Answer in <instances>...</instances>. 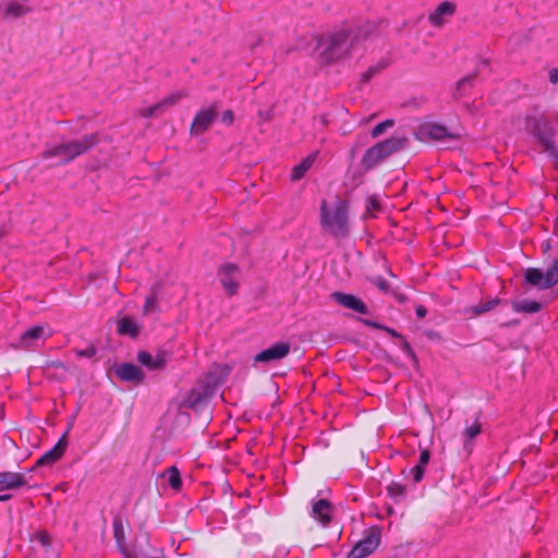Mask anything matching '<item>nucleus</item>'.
<instances>
[{
  "label": "nucleus",
  "mask_w": 558,
  "mask_h": 558,
  "mask_svg": "<svg viewBox=\"0 0 558 558\" xmlns=\"http://www.w3.org/2000/svg\"><path fill=\"white\" fill-rule=\"evenodd\" d=\"M98 143L97 134H87L77 140L62 142L41 153L44 159L57 158V165H66L86 154Z\"/></svg>",
  "instance_id": "obj_1"
},
{
  "label": "nucleus",
  "mask_w": 558,
  "mask_h": 558,
  "mask_svg": "<svg viewBox=\"0 0 558 558\" xmlns=\"http://www.w3.org/2000/svg\"><path fill=\"white\" fill-rule=\"evenodd\" d=\"M407 136H391L369 147L361 159L365 171L374 169L389 156L402 150L408 145Z\"/></svg>",
  "instance_id": "obj_2"
},
{
  "label": "nucleus",
  "mask_w": 558,
  "mask_h": 558,
  "mask_svg": "<svg viewBox=\"0 0 558 558\" xmlns=\"http://www.w3.org/2000/svg\"><path fill=\"white\" fill-rule=\"evenodd\" d=\"M322 225L325 230L336 238H345L349 233L348 203L337 199L332 210L327 208L326 201L320 206Z\"/></svg>",
  "instance_id": "obj_3"
},
{
  "label": "nucleus",
  "mask_w": 558,
  "mask_h": 558,
  "mask_svg": "<svg viewBox=\"0 0 558 558\" xmlns=\"http://www.w3.org/2000/svg\"><path fill=\"white\" fill-rule=\"evenodd\" d=\"M350 47L351 39L347 29L333 32L322 37L318 41L320 56L325 63H330L344 57L349 52Z\"/></svg>",
  "instance_id": "obj_4"
},
{
  "label": "nucleus",
  "mask_w": 558,
  "mask_h": 558,
  "mask_svg": "<svg viewBox=\"0 0 558 558\" xmlns=\"http://www.w3.org/2000/svg\"><path fill=\"white\" fill-rule=\"evenodd\" d=\"M525 282L542 290L553 288L558 283V258H555L545 271L530 267L524 274Z\"/></svg>",
  "instance_id": "obj_5"
},
{
  "label": "nucleus",
  "mask_w": 558,
  "mask_h": 558,
  "mask_svg": "<svg viewBox=\"0 0 558 558\" xmlns=\"http://www.w3.org/2000/svg\"><path fill=\"white\" fill-rule=\"evenodd\" d=\"M525 130L539 141L549 155L558 157V150L546 131V121L543 117L526 116Z\"/></svg>",
  "instance_id": "obj_6"
},
{
  "label": "nucleus",
  "mask_w": 558,
  "mask_h": 558,
  "mask_svg": "<svg viewBox=\"0 0 558 558\" xmlns=\"http://www.w3.org/2000/svg\"><path fill=\"white\" fill-rule=\"evenodd\" d=\"M219 108V101H214L210 106L201 108L192 120L190 128L191 134H204L210 128L213 122L217 119Z\"/></svg>",
  "instance_id": "obj_7"
},
{
  "label": "nucleus",
  "mask_w": 558,
  "mask_h": 558,
  "mask_svg": "<svg viewBox=\"0 0 558 558\" xmlns=\"http://www.w3.org/2000/svg\"><path fill=\"white\" fill-rule=\"evenodd\" d=\"M380 543V532L378 529L372 527L349 551L347 558H366L372 555Z\"/></svg>",
  "instance_id": "obj_8"
},
{
  "label": "nucleus",
  "mask_w": 558,
  "mask_h": 558,
  "mask_svg": "<svg viewBox=\"0 0 558 558\" xmlns=\"http://www.w3.org/2000/svg\"><path fill=\"white\" fill-rule=\"evenodd\" d=\"M217 276L228 295L238 293L240 268L235 264H222L217 270Z\"/></svg>",
  "instance_id": "obj_9"
},
{
  "label": "nucleus",
  "mask_w": 558,
  "mask_h": 558,
  "mask_svg": "<svg viewBox=\"0 0 558 558\" xmlns=\"http://www.w3.org/2000/svg\"><path fill=\"white\" fill-rule=\"evenodd\" d=\"M33 12L29 0H10L0 4V19H20Z\"/></svg>",
  "instance_id": "obj_10"
},
{
  "label": "nucleus",
  "mask_w": 558,
  "mask_h": 558,
  "mask_svg": "<svg viewBox=\"0 0 558 558\" xmlns=\"http://www.w3.org/2000/svg\"><path fill=\"white\" fill-rule=\"evenodd\" d=\"M420 132L423 136L432 141H445V140H457L459 134L450 131L442 124L435 122H427L421 125Z\"/></svg>",
  "instance_id": "obj_11"
},
{
  "label": "nucleus",
  "mask_w": 558,
  "mask_h": 558,
  "mask_svg": "<svg viewBox=\"0 0 558 558\" xmlns=\"http://www.w3.org/2000/svg\"><path fill=\"white\" fill-rule=\"evenodd\" d=\"M290 352V344L288 342H276L269 348L263 350L254 356L255 363H269L272 361H280L286 357Z\"/></svg>",
  "instance_id": "obj_12"
},
{
  "label": "nucleus",
  "mask_w": 558,
  "mask_h": 558,
  "mask_svg": "<svg viewBox=\"0 0 558 558\" xmlns=\"http://www.w3.org/2000/svg\"><path fill=\"white\" fill-rule=\"evenodd\" d=\"M66 435H68V432H65L61 438L58 440V442L51 448L49 449L48 451H46L37 461H36V464L35 466H46V465H52L54 464L57 461H59L65 450H66V447H68V441H66Z\"/></svg>",
  "instance_id": "obj_13"
},
{
  "label": "nucleus",
  "mask_w": 558,
  "mask_h": 558,
  "mask_svg": "<svg viewBox=\"0 0 558 558\" xmlns=\"http://www.w3.org/2000/svg\"><path fill=\"white\" fill-rule=\"evenodd\" d=\"M331 512L332 506L329 500L325 498L313 500L311 517L323 526H327L330 523Z\"/></svg>",
  "instance_id": "obj_14"
},
{
  "label": "nucleus",
  "mask_w": 558,
  "mask_h": 558,
  "mask_svg": "<svg viewBox=\"0 0 558 558\" xmlns=\"http://www.w3.org/2000/svg\"><path fill=\"white\" fill-rule=\"evenodd\" d=\"M333 301L345 308H350L359 314H367V306L365 303L353 294L343 292H333L331 294Z\"/></svg>",
  "instance_id": "obj_15"
},
{
  "label": "nucleus",
  "mask_w": 558,
  "mask_h": 558,
  "mask_svg": "<svg viewBox=\"0 0 558 558\" xmlns=\"http://www.w3.org/2000/svg\"><path fill=\"white\" fill-rule=\"evenodd\" d=\"M167 360L168 353L165 351L158 352L156 355H151L147 351H140L137 354V361L150 371L163 368Z\"/></svg>",
  "instance_id": "obj_16"
},
{
  "label": "nucleus",
  "mask_w": 558,
  "mask_h": 558,
  "mask_svg": "<svg viewBox=\"0 0 558 558\" xmlns=\"http://www.w3.org/2000/svg\"><path fill=\"white\" fill-rule=\"evenodd\" d=\"M116 373L118 377L124 381L142 384L144 380V373L142 369L132 363L120 364L117 366Z\"/></svg>",
  "instance_id": "obj_17"
},
{
  "label": "nucleus",
  "mask_w": 558,
  "mask_h": 558,
  "mask_svg": "<svg viewBox=\"0 0 558 558\" xmlns=\"http://www.w3.org/2000/svg\"><path fill=\"white\" fill-rule=\"evenodd\" d=\"M456 12V4L450 1H444L428 15V21L434 26H442L446 23V16H452Z\"/></svg>",
  "instance_id": "obj_18"
},
{
  "label": "nucleus",
  "mask_w": 558,
  "mask_h": 558,
  "mask_svg": "<svg viewBox=\"0 0 558 558\" xmlns=\"http://www.w3.org/2000/svg\"><path fill=\"white\" fill-rule=\"evenodd\" d=\"M27 485L24 474L16 472H0V490L15 489Z\"/></svg>",
  "instance_id": "obj_19"
},
{
  "label": "nucleus",
  "mask_w": 558,
  "mask_h": 558,
  "mask_svg": "<svg viewBox=\"0 0 558 558\" xmlns=\"http://www.w3.org/2000/svg\"><path fill=\"white\" fill-rule=\"evenodd\" d=\"M32 541L36 542L40 545L45 558H58L59 557L58 550L53 547V539L48 534L47 531H45V530L38 531L37 533L34 534Z\"/></svg>",
  "instance_id": "obj_20"
},
{
  "label": "nucleus",
  "mask_w": 558,
  "mask_h": 558,
  "mask_svg": "<svg viewBox=\"0 0 558 558\" xmlns=\"http://www.w3.org/2000/svg\"><path fill=\"white\" fill-rule=\"evenodd\" d=\"M208 399L209 395L205 388H194L183 400V405L189 409H198L205 404Z\"/></svg>",
  "instance_id": "obj_21"
},
{
  "label": "nucleus",
  "mask_w": 558,
  "mask_h": 558,
  "mask_svg": "<svg viewBox=\"0 0 558 558\" xmlns=\"http://www.w3.org/2000/svg\"><path fill=\"white\" fill-rule=\"evenodd\" d=\"M150 547L151 546L149 544L148 534L144 531H141L140 534L135 537L133 544L128 546L123 555L125 558H131L132 553H149Z\"/></svg>",
  "instance_id": "obj_22"
},
{
  "label": "nucleus",
  "mask_w": 558,
  "mask_h": 558,
  "mask_svg": "<svg viewBox=\"0 0 558 558\" xmlns=\"http://www.w3.org/2000/svg\"><path fill=\"white\" fill-rule=\"evenodd\" d=\"M112 527H113V536H114L116 543H117L120 551L122 554H124V551L126 550V548L129 546L126 544L124 520L119 515L114 517L113 522H112Z\"/></svg>",
  "instance_id": "obj_23"
},
{
  "label": "nucleus",
  "mask_w": 558,
  "mask_h": 558,
  "mask_svg": "<svg viewBox=\"0 0 558 558\" xmlns=\"http://www.w3.org/2000/svg\"><path fill=\"white\" fill-rule=\"evenodd\" d=\"M512 310L515 313L534 314L542 310V304L534 300H522L512 302Z\"/></svg>",
  "instance_id": "obj_24"
},
{
  "label": "nucleus",
  "mask_w": 558,
  "mask_h": 558,
  "mask_svg": "<svg viewBox=\"0 0 558 558\" xmlns=\"http://www.w3.org/2000/svg\"><path fill=\"white\" fill-rule=\"evenodd\" d=\"M44 335V327L33 326L24 331L20 338L21 344L25 348L32 347Z\"/></svg>",
  "instance_id": "obj_25"
},
{
  "label": "nucleus",
  "mask_w": 558,
  "mask_h": 558,
  "mask_svg": "<svg viewBox=\"0 0 558 558\" xmlns=\"http://www.w3.org/2000/svg\"><path fill=\"white\" fill-rule=\"evenodd\" d=\"M161 476L166 478L167 483L172 489L179 492L182 488L181 474L177 466H170L166 469Z\"/></svg>",
  "instance_id": "obj_26"
},
{
  "label": "nucleus",
  "mask_w": 558,
  "mask_h": 558,
  "mask_svg": "<svg viewBox=\"0 0 558 558\" xmlns=\"http://www.w3.org/2000/svg\"><path fill=\"white\" fill-rule=\"evenodd\" d=\"M118 332L120 335L136 337L140 332V328L133 319L123 317L118 322Z\"/></svg>",
  "instance_id": "obj_27"
},
{
  "label": "nucleus",
  "mask_w": 558,
  "mask_h": 558,
  "mask_svg": "<svg viewBox=\"0 0 558 558\" xmlns=\"http://www.w3.org/2000/svg\"><path fill=\"white\" fill-rule=\"evenodd\" d=\"M314 159L315 158L313 156H308L304 158L300 163L294 166L291 172V180L299 181L300 179H302L305 175V173L310 170V168L313 166Z\"/></svg>",
  "instance_id": "obj_28"
},
{
  "label": "nucleus",
  "mask_w": 558,
  "mask_h": 558,
  "mask_svg": "<svg viewBox=\"0 0 558 558\" xmlns=\"http://www.w3.org/2000/svg\"><path fill=\"white\" fill-rule=\"evenodd\" d=\"M499 303H500V300L498 298H495L487 302L478 303L477 305L471 307L469 311L473 315L480 316L486 312L494 310Z\"/></svg>",
  "instance_id": "obj_29"
},
{
  "label": "nucleus",
  "mask_w": 558,
  "mask_h": 558,
  "mask_svg": "<svg viewBox=\"0 0 558 558\" xmlns=\"http://www.w3.org/2000/svg\"><path fill=\"white\" fill-rule=\"evenodd\" d=\"M388 495L396 501H400L405 497V486L398 482H391L387 486Z\"/></svg>",
  "instance_id": "obj_30"
},
{
  "label": "nucleus",
  "mask_w": 558,
  "mask_h": 558,
  "mask_svg": "<svg viewBox=\"0 0 558 558\" xmlns=\"http://www.w3.org/2000/svg\"><path fill=\"white\" fill-rule=\"evenodd\" d=\"M476 74H470L468 76L462 77L460 81H458L456 85V96H463L464 89L468 86H472L473 82L475 81Z\"/></svg>",
  "instance_id": "obj_31"
},
{
  "label": "nucleus",
  "mask_w": 558,
  "mask_h": 558,
  "mask_svg": "<svg viewBox=\"0 0 558 558\" xmlns=\"http://www.w3.org/2000/svg\"><path fill=\"white\" fill-rule=\"evenodd\" d=\"M482 432V425L478 420H475L470 426L463 430V437L466 441L474 439Z\"/></svg>",
  "instance_id": "obj_32"
},
{
  "label": "nucleus",
  "mask_w": 558,
  "mask_h": 558,
  "mask_svg": "<svg viewBox=\"0 0 558 558\" xmlns=\"http://www.w3.org/2000/svg\"><path fill=\"white\" fill-rule=\"evenodd\" d=\"M186 96H187V94L185 92H178V93L169 95L168 97H166L165 99L159 101V104L161 105V109L163 110L165 108L174 106L180 99H182Z\"/></svg>",
  "instance_id": "obj_33"
},
{
  "label": "nucleus",
  "mask_w": 558,
  "mask_h": 558,
  "mask_svg": "<svg viewBox=\"0 0 558 558\" xmlns=\"http://www.w3.org/2000/svg\"><path fill=\"white\" fill-rule=\"evenodd\" d=\"M186 96H187V94L185 92H178V93L169 95L168 97H166L165 99L159 101V104L161 105V109L163 110L165 108L174 106L180 99H182Z\"/></svg>",
  "instance_id": "obj_34"
},
{
  "label": "nucleus",
  "mask_w": 558,
  "mask_h": 558,
  "mask_svg": "<svg viewBox=\"0 0 558 558\" xmlns=\"http://www.w3.org/2000/svg\"><path fill=\"white\" fill-rule=\"evenodd\" d=\"M393 124H395V121L391 119H388V120H385V121L378 123L371 131L372 137L377 138L383 133H385L389 128L393 126Z\"/></svg>",
  "instance_id": "obj_35"
},
{
  "label": "nucleus",
  "mask_w": 558,
  "mask_h": 558,
  "mask_svg": "<svg viewBox=\"0 0 558 558\" xmlns=\"http://www.w3.org/2000/svg\"><path fill=\"white\" fill-rule=\"evenodd\" d=\"M385 68H386L385 62H380L375 66L368 68L364 73H362V76H361L362 81L364 83L368 82L376 73L380 72Z\"/></svg>",
  "instance_id": "obj_36"
},
{
  "label": "nucleus",
  "mask_w": 558,
  "mask_h": 558,
  "mask_svg": "<svg viewBox=\"0 0 558 558\" xmlns=\"http://www.w3.org/2000/svg\"><path fill=\"white\" fill-rule=\"evenodd\" d=\"M156 310H157V295L155 292H153L150 295L146 296L143 312L145 315H147Z\"/></svg>",
  "instance_id": "obj_37"
},
{
  "label": "nucleus",
  "mask_w": 558,
  "mask_h": 558,
  "mask_svg": "<svg viewBox=\"0 0 558 558\" xmlns=\"http://www.w3.org/2000/svg\"><path fill=\"white\" fill-rule=\"evenodd\" d=\"M380 208L379 201L376 196H371L366 201V211L365 215L373 216L375 211H378Z\"/></svg>",
  "instance_id": "obj_38"
},
{
  "label": "nucleus",
  "mask_w": 558,
  "mask_h": 558,
  "mask_svg": "<svg viewBox=\"0 0 558 558\" xmlns=\"http://www.w3.org/2000/svg\"><path fill=\"white\" fill-rule=\"evenodd\" d=\"M365 324L368 325V326H372L374 328L381 329V330L386 331L388 335H390L391 337H393L396 339L401 340L403 338L398 331H396L392 328H389V327H386V326H383V325H379L377 323L369 322V320H365Z\"/></svg>",
  "instance_id": "obj_39"
},
{
  "label": "nucleus",
  "mask_w": 558,
  "mask_h": 558,
  "mask_svg": "<svg viewBox=\"0 0 558 558\" xmlns=\"http://www.w3.org/2000/svg\"><path fill=\"white\" fill-rule=\"evenodd\" d=\"M161 111H162L161 105L159 102H157L146 109H143L141 111V116L144 118H150V117L158 116Z\"/></svg>",
  "instance_id": "obj_40"
},
{
  "label": "nucleus",
  "mask_w": 558,
  "mask_h": 558,
  "mask_svg": "<svg viewBox=\"0 0 558 558\" xmlns=\"http://www.w3.org/2000/svg\"><path fill=\"white\" fill-rule=\"evenodd\" d=\"M400 348L407 353V355L413 361V362H417V359H416V355L414 353V351L412 350L410 343L404 339L402 338L400 340Z\"/></svg>",
  "instance_id": "obj_41"
},
{
  "label": "nucleus",
  "mask_w": 558,
  "mask_h": 558,
  "mask_svg": "<svg viewBox=\"0 0 558 558\" xmlns=\"http://www.w3.org/2000/svg\"><path fill=\"white\" fill-rule=\"evenodd\" d=\"M424 470H425V466H422V465H418L416 464L412 470V475H413V480L415 483H418L420 481H422L423 478V475H424Z\"/></svg>",
  "instance_id": "obj_42"
},
{
  "label": "nucleus",
  "mask_w": 558,
  "mask_h": 558,
  "mask_svg": "<svg viewBox=\"0 0 558 558\" xmlns=\"http://www.w3.org/2000/svg\"><path fill=\"white\" fill-rule=\"evenodd\" d=\"M96 354V348L94 345H89L84 350H77L76 355L80 357H93Z\"/></svg>",
  "instance_id": "obj_43"
},
{
  "label": "nucleus",
  "mask_w": 558,
  "mask_h": 558,
  "mask_svg": "<svg viewBox=\"0 0 558 558\" xmlns=\"http://www.w3.org/2000/svg\"><path fill=\"white\" fill-rule=\"evenodd\" d=\"M221 121L227 124V125H231L234 121V113L232 110L228 109L226 111L222 112L221 114Z\"/></svg>",
  "instance_id": "obj_44"
},
{
  "label": "nucleus",
  "mask_w": 558,
  "mask_h": 558,
  "mask_svg": "<svg viewBox=\"0 0 558 558\" xmlns=\"http://www.w3.org/2000/svg\"><path fill=\"white\" fill-rule=\"evenodd\" d=\"M429 459H430L429 451L427 449H422L420 452V460H418L417 464L422 465V466H426V464L429 462Z\"/></svg>",
  "instance_id": "obj_45"
},
{
  "label": "nucleus",
  "mask_w": 558,
  "mask_h": 558,
  "mask_svg": "<svg viewBox=\"0 0 558 558\" xmlns=\"http://www.w3.org/2000/svg\"><path fill=\"white\" fill-rule=\"evenodd\" d=\"M415 314H416V316H417L418 318H424V317L426 316V314H427V310H426V307H425V306H423V305H417V306L415 307Z\"/></svg>",
  "instance_id": "obj_46"
},
{
  "label": "nucleus",
  "mask_w": 558,
  "mask_h": 558,
  "mask_svg": "<svg viewBox=\"0 0 558 558\" xmlns=\"http://www.w3.org/2000/svg\"><path fill=\"white\" fill-rule=\"evenodd\" d=\"M549 81L553 84L558 83V70L557 69H553L549 71Z\"/></svg>",
  "instance_id": "obj_47"
},
{
  "label": "nucleus",
  "mask_w": 558,
  "mask_h": 558,
  "mask_svg": "<svg viewBox=\"0 0 558 558\" xmlns=\"http://www.w3.org/2000/svg\"><path fill=\"white\" fill-rule=\"evenodd\" d=\"M542 248H543V251H544L545 253H546V252H548V251L550 250V243H549V241H545V242H543V243H542Z\"/></svg>",
  "instance_id": "obj_48"
},
{
  "label": "nucleus",
  "mask_w": 558,
  "mask_h": 558,
  "mask_svg": "<svg viewBox=\"0 0 558 558\" xmlns=\"http://www.w3.org/2000/svg\"><path fill=\"white\" fill-rule=\"evenodd\" d=\"M52 366L57 367V368H64V365L62 362H52L51 364Z\"/></svg>",
  "instance_id": "obj_49"
},
{
  "label": "nucleus",
  "mask_w": 558,
  "mask_h": 558,
  "mask_svg": "<svg viewBox=\"0 0 558 558\" xmlns=\"http://www.w3.org/2000/svg\"><path fill=\"white\" fill-rule=\"evenodd\" d=\"M11 498V495H0V502L9 500Z\"/></svg>",
  "instance_id": "obj_50"
},
{
  "label": "nucleus",
  "mask_w": 558,
  "mask_h": 558,
  "mask_svg": "<svg viewBox=\"0 0 558 558\" xmlns=\"http://www.w3.org/2000/svg\"><path fill=\"white\" fill-rule=\"evenodd\" d=\"M4 236V232L0 230V239Z\"/></svg>",
  "instance_id": "obj_51"
}]
</instances>
